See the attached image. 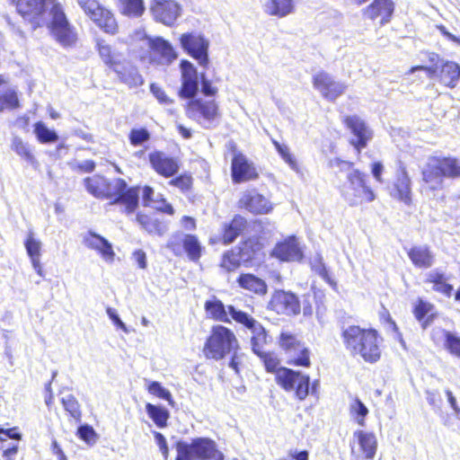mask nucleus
<instances>
[{
  "mask_svg": "<svg viewBox=\"0 0 460 460\" xmlns=\"http://www.w3.org/2000/svg\"><path fill=\"white\" fill-rule=\"evenodd\" d=\"M334 164L339 167L340 172L349 171L346 176L347 184L340 188L341 196L349 206L370 203L376 199V193L369 183L367 174L355 168L353 162L335 159Z\"/></svg>",
  "mask_w": 460,
  "mask_h": 460,
  "instance_id": "obj_6",
  "label": "nucleus"
},
{
  "mask_svg": "<svg viewBox=\"0 0 460 460\" xmlns=\"http://www.w3.org/2000/svg\"><path fill=\"white\" fill-rule=\"evenodd\" d=\"M244 267L252 266V262L263 256V243L260 237L252 235L242 239L234 246Z\"/></svg>",
  "mask_w": 460,
  "mask_h": 460,
  "instance_id": "obj_29",
  "label": "nucleus"
},
{
  "mask_svg": "<svg viewBox=\"0 0 460 460\" xmlns=\"http://www.w3.org/2000/svg\"><path fill=\"white\" fill-rule=\"evenodd\" d=\"M279 348L285 355L291 354L305 345L296 333L288 331H281L278 337Z\"/></svg>",
  "mask_w": 460,
  "mask_h": 460,
  "instance_id": "obj_39",
  "label": "nucleus"
},
{
  "mask_svg": "<svg viewBox=\"0 0 460 460\" xmlns=\"http://www.w3.org/2000/svg\"><path fill=\"white\" fill-rule=\"evenodd\" d=\"M22 434L19 431L18 427H13L9 429H4L0 428V443L3 444L7 440V438L14 439V440H21L22 439Z\"/></svg>",
  "mask_w": 460,
  "mask_h": 460,
  "instance_id": "obj_59",
  "label": "nucleus"
},
{
  "mask_svg": "<svg viewBox=\"0 0 460 460\" xmlns=\"http://www.w3.org/2000/svg\"><path fill=\"white\" fill-rule=\"evenodd\" d=\"M438 79L446 87L455 88L460 79V66L454 61L443 62L438 69Z\"/></svg>",
  "mask_w": 460,
  "mask_h": 460,
  "instance_id": "obj_34",
  "label": "nucleus"
},
{
  "mask_svg": "<svg viewBox=\"0 0 460 460\" xmlns=\"http://www.w3.org/2000/svg\"><path fill=\"white\" fill-rule=\"evenodd\" d=\"M272 144L281 158L294 170L299 169L298 163L295 156L290 152L289 147L287 145L280 144L279 141L272 139Z\"/></svg>",
  "mask_w": 460,
  "mask_h": 460,
  "instance_id": "obj_51",
  "label": "nucleus"
},
{
  "mask_svg": "<svg viewBox=\"0 0 460 460\" xmlns=\"http://www.w3.org/2000/svg\"><path fill=\"white\" fill-rule=\"evenodd\" d=\"M118 7L122 15L140 17L146 10L144 0H119Z\"/></svg>",
  "mask_w": 460,
  "mask_h": 460,
  "instance_id": "obj_41",
  "label": "nucleus"
},
{
  "mask_svg": "<svg viewBox=\"0 0 460 460\" xmlns=\"http://www.w3.org/2000/svg\"><path fill=\"white\" fill-rule=\"evenodd\" d=\"M146 390L150 394L168 402L171 405L173 404V399L171 392L164 388L161 383L157 381H151L148 383Z\"/></svg>",
  "mask_w": 460,
  "mask_h": 460,
  "instance_id": "obj_50",
  "label": "nucleus"
},
{
  "mask_svg": "<svg viewBox=\"0 0 460 460\" xmlns=\"http://www.w3.org/2000/svg\"><path fill=\"white\" fill-rule=\"evenodd\" d=\"M421 176L430 190H438L445 178L460 179V159L452 155L431 156L422 170Z\"/></svg>",
  "mask_w": 460,
  "mask_h": 460,
  "instance_id": "obj_9",
  "label": "nucleus"
},
{
  "mask_svg": "<svg viewBox=\"0 0 460 460\" xmlns=\"http://www.w3.org/2000/svg\"><path fill=\"white\" fill-rule=\"evenodd\" d=\"M349 414L360 427L366 426V418L369 412L367 407L362 401L356 397L349 404Z\"/></svg>",
  "mask_w": 460,
  "mask_h": 460,
  "instance_id": "obj_46",
  "label": "nucleus"
},
{
  "mask_svg": "<svg viewBox=\"0 0 460 460\" xmlns=\"http://www.w3.org/2000/svg\"><path fill=\"white\" fill-rule=\"evenodd\" d=\"M341 337L352 356H359L371 364L381 358L384 338L377 329L351 324L341 328Z\"/></svg>",
  "mask_w": 460,
  "mask_h": 460,
  "instance_id": "obj_5",
  "label": "nucleus"
},
{
  "mask_svg": "<svg viewBox=\"0 0 460 460\" xmlns=\"http://www.w3.org/2000/svg\"><path fill=\"white\" fill-rule=\"evenodd\" d=\"M157 202L160 203V206L156 207L155 211L138 212L136 216V220L148 234L164 236L169 230V224L157 214L160 213L172 217L176 211L172 204L163 194H160Z\"/></svg>",
  "mask_w": 460,
  "mask_h": 460,
  "instance_id": "obj_11",
  "label": "nucleus"
},
{
  "mask_svg": "<svg viewBox=\"0 0 460 460\" xmlns=\"http://www.w3.org/2000/svg\"><path fill=\"white\" fill-rule=\"evenodd\" d=\"M150 132L146 128H134L128 133V141L131 146H138L150 140Z\"/></svg>",
  "mask_w": 460,
  "mask_h": 460,
  "instance_id": "obj_53",
  "label": "nucleus"
},
{
  "mask_svg": "<svg viewBox=\"0 0 460 460\" xmlns=\"http://www.w3.org/2000/svg\"><path fill=\"white\" fill-rule=\"evenodd\" d=\"M287 356V364L295 367L309 368L312 366V352L308 347L302 346Z\"/></svg>",
  "mask_w": 460,
  "mask_h": 460,
  "instance_id": "obj_40",
  "label": "nucleus"
},
{
  "mask_svg": "<svg viewBox=\"0 0 460 460\" xmlns=\"http://www.w3.org/2000/svg\"><path fill=\"white\" fill-rule=\"evenodd\" d=\"M442 332L445 339L444 345L447 350L450 354L460 358V337L447 330H442Z\"/></svg>",
  "mask_w": 460,
  "mask_h": 460,
  "instance_id": "obj_52",
  "label": "nucleus"
},
{
  "mask_svg": "<svg viewBox=\"0 0 460 460\" xmlns=\"http://www.w3.org/2000/svg\"><path fill=\"white\" fill-rule=\"evenodd\" d=\"M228 150L232 153L231 179L234 183L253 181L260 173L255 164L240 150L234 143H230Z\"/></svg>",
  "mask_w": 460,
  "mask_h": 460,
  "instance_id": "obj_15",
  "label": "nucleus"
},
{
  "mask_svg": "<svg viewBox=\"0 0 460 460\" xmlns=\"http://www.w3.org/2000/svg\"><path fill=\"white\" fill-rule=\"evenodd\" d=\"M179 41L181 49L198 64L207 68L209 64L208 48L209 41L201 33L196 31L181 34Z\"/></svg>",
  "mask_w": 460,
  "mask_h": 460,
  "instance_id": "obj_16",
  "label": "nucleus"
},
{
  "mask_svg": "<svg viewBox=\"0 0 460 460\" xmlns=\"http://www.w3.org/2000/svg\"><path fill=\"white\" fill-rule=\"evenodd\" d=\"M406 253L415 268L429 269L435 263V254L429 245H413Z\"/></svg>",
  "mask_w": 460,
  "mask_h": 460,
  "instance_id": "obj_33",
  "label": "nucleus"
},
{
  "mask_svg": "<svg viewBox=\"0 0 460 460\" xmlns=\"http://www.w3.org/2000/svg\"><path fill=\"white\" fill-rule=\"evenodd\" d=\"M87 191L94 198L109 200L110 205H119L127 215L133 214L139 206L138 185L128 186L123 178L108 180L100 174L84 180Z\"/></svg>",
  "mask_w": 460,
  "mask_h": 460,
  "instance_id": "obj_3",
  "label": "nucleus"
},
{
  "mask_svg": "<svg viewBox=\"0 0 460 460\" xmlns=\"http://www.w3.org/2000/svg\"><path fill=\"white\" fill-rule=\"evenodd\" d=\"M325 295L320 289H313L312 295L303 296L301 312L305 319H311L315 310V314L320 323L324 321L327 307L325 305Z\"/></svg>",
  "mask_w": 460,
  "mask_h": 460,
  "instance_id": "obj_26",
  "label": "nucleus"
},
{
  "mask_svg": "<svg viewBox=\"0 0 460 460\" xmlns=\"http://www.w3.org/2000/svg\"><path fill=\"white\" fill-rule=\"evenodd\" d=\"M378 316L381 323H388L393 329V331H394L395 332H399L398 325L396 324L395 321L392 318L389 310L385 305H382V310L379 312Z\"/></svg>",
  "mask_w": 460,
  "mask_h": 460,
  "instance_id": "obj_62",
  "label": "nucleus"
},
{
  "mask_svg": "<svg viewBox=\"0 0 460 460\" xmlns=\"http://www.w3.org/2000/svg\"><path fill=\"white\" fill-rule=\"evenodd\" d=\"M150 10L155 19L172 26L181 13V7L174 0H152Z\"/></svg>",
  "mask_w": 460,
  "mask_h": 460,
  "instance_id": "obj_27",
  "label": "nucleus"
},
{
  "mask_svg": "<svg viewBox=\"0 0 460 460\" xmlns=\"http://www.w3.org/2000/svg\"><path fill=\"white\" fill-rule=\"evenodd\" d=\"M204 310L208 319L226 323L231 322L227 314L229 313L228 308L216 296L204 303Z\"/></svg>",
  "mask_w": 460,
  "mask_h": 460,
  "instance_id": "obj_35",
  "label": "nucleus"
},
{
  "mask_svg": "<svg viewBox=\"0 0 460 460\" xmlns=\"http://www.w3.org/2000/svg\"><path fill=\"white\" fill-rule=\"evenodd\" d=\"M12 150L22 159L31 164H37V160L29 146L20 137H14L11 143Z\"/></svg>",
  "mask_w": 460,
  "mask_h": 460,
  "instance_id": "obj_45",
  "label": "nucleus"
},
{
  "mask_svg": "<svg viewBox=\"0 0 460 460\" xmlns=\"http://www.w3.org/2000/svg\"><path fill=\"white\" fill-rule=\"evenodd\" d=\"M278 460H309V452L305 449L297 450L291 448L288 451L286 457H281Z\"/></svg>",
  "mask_w": 460,
  "mask_h": 460,
  "instance_id": "obj_61",
  "label": "nucleus"
},
{
  "mask_svg": "<svg viewBox=\"0 0 460 460\" xmlns=\"http://www.w3.org/2000/svg\"><path fill=\"white\" fill-rule=\"evenodd\" d=\"M24 246L27 253L31 258H40L41 243L39 240L34 238L33 232L30 231L24 241Z\"/></svg>",
  "mask_w": 460,
  "mask_h": 460,
  "instance_id": "obj_55",
  "label": "nucleus"
},
{
  "mask_svg": "<svg viewBox=\"0 0 460 460\" xmlns=\"http://www.w3.org/2000/svg\"><path fill=\"white\" fill-rule=\"evenodd\" d=\"M237 286L258 296H264L268 294L267 282L259 276L251 272H242L236 278Z\"/></svg>",
  "mask_w": 460,
  "mask_h": 460,
  "instance_id": "obj_31",
  "label": "nucleus"
},
{
  "mask_svg": "<svg viewBox=\"0 0 460 460\" xmlns=\"http://www.w3.org/2000/svg\"><path fill=\"white\" fill-rule=\"evenodd\" d=\"M181 86L178 95L181 99L189 100L185 106V114L198 123H213L220 118L218 102L214 99L197 98L199 92V74L194 65L182 59L180 62Z\"/></svg>",
  "mask_w": 460,
  "mask_h": 460,
  "instance_id": "obj_2",
  "label": "nucleus"
},
{
  "mask_svg": "<svg viewBox=\"0 0 460 460\" xmlns=\"http://www.w3.org/2000/svg\"><path fill=\"white\" fill-rule=\"evenodd\" d=\"M146 411L148 417L154 421L156 427L164 429L168 424L170 418V412L164 407L157 406L147 402L146 404Z\"/></svg>",
  "mask_w": 460,
  "mask_h": 460,
  "instance_id": "obj_43",
  "label": "nucleus"
},
{
  "mask_svg": "<svg viewBox=\"0 0 460 460\" xmlns=\"http://www.w3.org/2000/svg\"><path fill=\"white\" fill-rule=\"evenodd\" d=\"M148 161L152 169L164 178H171L180 170L178 159L160 150L149 153Z\"/></svg>",
  "mask_w": 460,
  "mask_h": 460,
  "instance_id": "obj_25",
  "label": "nucleus"
},
{
  "mask_svg": "<svg viewBox=\"0 0 460 460\" xmlns=\"http://www.w3.org/2000/svg\"><path fill=\"white\" fill-rule=\"evenodd\" d=\"M175 447V460H225L215 441L208 438H196L190 443L178 441Z\"/></svg>",
  "mask_w": 460,
  "mask_h": 460,
  "instance_id": "obj_10",
  "label": "nucleus"
},
{
  "mask_svg": "<svg viewBox=\"0 0 460 460\" xmlns=\"http://www.w3.org/2000/svg\"><path fill=\"white\" fill-rule=\"evenodd\" d=\"M61 403L70 418L76 422L81 420V409L77 399L73 394H67L61 398Z\"/></svg>",
  "mask_w": 460,
  "mask_h": 460,
  "instance_id": "obj_49",
  "label": "nucleus"
},
{
  "mask_svg": "<svg viewBox=\"0 0 460 460\" xmlns=\"http://www.w3.org/2000/svg\"><path fill=\"white\" fill-rule=\"evenodd\" d=\"M239 349V341L234 331L222 324H216L211 327L206 338L202 353L207 359L218 361L227 355L236 354Z\"/></svg>",
  "mask_w": 460,
  "mask_h": 460,
  "instance_id": "obj_8",
  "label": "nucleus"
},
{
  "mask_svg": "<svg viewBox=\"0 0 460 460\" xmlns=\"http://www.w3.org/2000/svg\"><path fill=\"white\" fill-rule=\"evenodd\" d=\"M20 108V101L15 90L0 92V113L4 110L13 111Z\"/></svg>",
  "mask_w": 460,
  "mask_h": 460,
  "instance_id": "obj_48",
  "label": "nucleus"
},
{
  "mask_svg": "<svg viewBox=\"0 0 460 460\" xmlns=\"http://www.w3.org/2000/svg\"><path fill=\"white\" fill-rule=\"evenodd\" d=\"M411 312L422 329H427L438 317L435 305L420 297L416 299Z\"/></svg>",
  "mask_w": 460,
  "mask_h": 460,
  "instance_id": "obj_32",
  "label": "nucleus"
},
{
  "mask_svg": "<svg viewBox=\"0 0 460 460\" xmlns=\"http://www.w3.org/2000/svg\"><path fill=\"white\" fill-rule=\"evenodd\" d=\"M199 79H200L201 93L205 96L215 97L217 94V87L213 85L212 82L208 79L204 74H201Z\"/></svg>",
  "mask_w": 460,
  "mask_h": 460,
  "instance_id": "obj_57",
  "label": "nucleus"
},
{
  "mask_svg": "<svg viewBox=\"0 0 460 460\" xmlns=\"http://www.w3.org/2000/svg\"><path fill=\"white\" fill-rule=\"evenodd\" d=\"M342 123L354 136V138L349 140V145L359 155L373 138L372 129L358 116H345Z\"/></svg>",
  "mask_w": 460,
  "mask_h": 460,
  "instance_id": "obj_19",
  "label": "nucleus"
},
{
  "mask_svg": "<svg viewBox=\"0 0 460 460\" xmlns=\"http://www.w3.org/2000/svg\"><path fill=\"white\" fill-rule=\"evenodd\" d=\"M95 49L103 64L118 76L119 82L129 88L143 85L144 78L137 66L128 61L122 53L116 51L106 40L97 39Z\"/></svg>",
  "mask_w": 460,
  "mask_h": 460,
  "instance_id": "obj_7",
  "label": "nucleus"
},
{
  "mask_svg": "<svg viewBox=\"0 0 460 460\" xmlns=\"http://www.w3.org/2000/svg\"><path fill=\"white\" fill-rule=\"evenodd\" d=\"M416 71H424L428 77L432 79L434 77H438V69L437 66H422V65H418V66H411L408 71H407V74L410 75V74H413L414 72Z\"/></svg>",
  "mask_w": 460,
  "mask_h": 460,
  "instance_id": "obj_60",
  "label": "nucleus"
},
{
  "mask_svg": "<svg viewBox=\"0 0 460 460\" xmlns=\"http://www.w3.org/2000/svg\"><path fill=\"white\" fill-rule=\"evenodd\" d=\"M22 21L35 31L46 26L63 48L75 46L78 35L58 0H8Z\"/></svg>",
  "mask_w": 460,
  "mask_h": 460,
  "instance_id": "obj_1",
  "label": "nucleus"
},
{
  "mask_svg": "<svg viewBox=\"0 0 460 460\" xmlns=\"http://www.w3.org/2000/svg\"><path fill=\"white\" fill-rule=\"evenodd\" d=\"M131 39L132 40L142 41L152 52L158 55L166 63H171L177 58V55L169 41L161 37L152 38L144 32L135 31L131 36Z\"/></svg>",
  "mask_w": 460,
  "mask_h": 460,
  "instance_id": "obj_24",
  "label": "nucleus"
},
{
  "mask_svg": "<svg viewBox=\"0 0 460 460\" xmlns=\"http://www.w3.org/2000/svg\"><path fill=\"white\" fill-rule=\"evenodd\" d=\"M248 227L249 222L245 217L240 214L234 215L229 221L222 224L219 242L223 245H229L243 235Z\"/></svg>",
  "mask_w": 460,
  "mask_h": 460,
  "instance_id": "obj_28",
  "label": "nucleus"
},
{
  "mask_svg": "<svg viewBox=\"0 0 460 460\" xmlns=\"http://www.w3.org/2000/svg\"><path fill=\"white\" fill-rule=\"evenodd\" d=\"M243 263L236 252V249L234 247H231L230 249L223 252L220 257V261L218 263V267L221 271L230 274L236 272Z\"/></svg>",
  "mask_w": 460,
  "mask_h": 460,
  "instance_id": "obj_37",
  "label": "nucleus"
},
{
  "mask_svg": "<svg viewBox=\"0 0 460 460\" xmlns=\"http://www.w3.org/2000/svg\"><path fill=\"white\" fill-rule=\"evenodd\" d=\"M84 244L90 250L95 251L105 261L112 262L115 258L111 243L103 236L88 231L84 238Z\"/></svg>",
  "mask_w": 460,
  "mask_h": 460,
  "instance_id": "obj_30",
  "label": "nucleus"
},
{
  "mask_svg": "<svg viewBox=\"0 0 460 460\" xmlns=\"http://www.w3.org/2000/svg\"><path fill=\"white\" fill-rule=\"evenodd\" d=\"M312 84L322 97L329 102H335L347 89V85L335 81L332 76L325 71H319L312 78Z\"/></svg>",
  "mask_w": 460,
  "mask_h": 460,
  "instance_id": "obj_20",
  "label": "nucleus"
},
{
  "mask_svg": "<svg viewBox=\"0 0 460 460\" xmlns=\"http://www.w3.org/2000/svg\"><path fill=\"white\" fill-rule=\"evenodd\" d=\"M150 91L161 104H172L173 100L168 97L165 91L156 84H151Z\"/></svg>",
  "mask_w": 460,
  "mask_h": 460,
  "instance_id": "obj_58",
  "label": "nucleus"
},
{
  "mask_svg": "<svg viewBox=\"0 0 460 460\" xmlns=\"http://www.w3.org/2000/svg\"><path fill=\"white\" fill-rule=\"evenodd\" d=\"M261 360L265 371L275 376L276 384L285 392H293L298 401H305L310 394V376L288 367L281 366L276 352L261 349L253 352Z\"/></svg>",
  "mask_w": 460,
  "mask_h": 460,
  "instance_id": "obj_4",
  "label": "nucleus"
},
{
  "mask_svg": "<svg viewBox=\"0 0 460 460\" xmlns=\"http://www.w3.org/2000/svg\"><path fill=\"white\" fill-rule=\"evenodd\" d=\"M153 434H154L156 445L158 446L164 458L166 460L169 456V447L167 445L166 438H164V436L162 433H160L158 431H155Z\"/></svg>",
  "mask_w": 460,
  "mask_h": 460,
  "instance_id": "obj_64",
  "label": "nucleus"
},
{
  "mask_svg": "<svg viewBox=\"0 0 460 460\" xmlns=\"http://www.w3.org/2000/svg\"><path fill=\"white\" fill-rule=\"evenodd\" d=\"M267 13L270 15L285 17L295 10L293 0H268Z\"/></svg>",
  "mask_w": 460,
  "mask_h": 460,
  "instance_id": "obj_42",
  "label": "nucleus"
},
{
  "mask_svg": "<svg viewBox=\"0 0 460 460\" xmlns=\"http://www.w3.org/2000/svg\"><path fill=\"white\" fill-rule=\"evenodd\" d=\"M270 256L280 262H300L304 259V252L296 236L290 235L274 245Z\"/></svg>",
  "mask_w": 460,
  "mask_h": 460,
  "instance_id": "obj_22",
  "label": "nucleus"
},
{
  "mask_svg": "<svg viewBox=\"0 0 460 460\" xmlns=\"http://www.w3.org/2000/svg\"><path fill=\"white\" fill-rule=\"evenodd\" d=\"M266 308L276 315L296 317L301 313V301L293 291L278 288L272 291Z\"/></svg>",
  "mask_w": 460,
  "mask_h": 460,
  "instance_id": "obj_13",
  "label": "nucleus"
},
{
  "mask_svg": "<svg viewBox=\"0 0 460 460\" xmlns=\"http://www.w3.org/2000/svg\"><path fill=\"white\" fill-rule=\"evenodd\" d=\"M77 436L79 438L89 444L94 443L97 438L96 432L94 431L93 428L89 425L80 426L77 429Z\"/></svg>",
  "mask_w": 460,
  "mask_h": 460,
  "instance_id": "obj_56",
  "label": "nucleus"
},
{
  "mask_svg": "<svg viewBox=\"0 0 460 460\" xmlns=\"http://www.w3.org/2000/svg\"><path fill=\"white\" fill-rule=\"evenodd\" d=\"M425 283L430 284L433 291L447 297L451 296L454 290L453 285L447 282V277L439 270L429 272L425 279Z\"/></svg>",
  "mask_w": 460,
  "mask_h": 460,
  "instance_id": "obj_36",
  "label": "nucleus"
},
{
  "mask_svg": "<svg viewBox=\"0 0 460 460\" xmlns=\"http://www.w3.org/2000/svg\"><path fill=\"white\" fill-rule=\"evenodd\" d=\"M312 270L318 274L322 279H323L330 286H332L334 289L337 288L336 281L331 277L325 264L323 261L322 258H317L314 263L311 265Z\"/></svg>",
  "mask_w": 460,
  "mask_h": 460,
  "instance_id": "obj_54",
  "label": "nucleus"
},
{
  "mask_svg": "<svg viewBox=\"0 0 460 460\" xmlns=\"http://www.w3.org/2000/svg\"><path fill=\"white\" fill-rule=\"evenodd\" d=\"M166 247L176 256L184 252L188 259L193 262L199 261L204 251L198 235L193 234L181 235L180 233H175L172 239L167 242Z\"/></svg>",
  "mask_w": 460,
  "mask_h": 460,
  "instance_id": "obj_17",
  "label": "nucleus"
},
{
  "mask_svg": "<svg viewBox=\"0 0 460 460\" xmlns=\"http://www.w3.org/2000/svg\"><path fill=\"white\" fill-rule=\"evenodd\" d=\"M227 308L232 319L251 332L252 351L255 352L263 349L269 342V335L265 327L246 312L238 310L232 305H227Z\"/></svg>",
  "mask_w": 460,
  "mask_h": 460,
  "instance_id": "obj_14",
  "label": "nucleus"
},
{
  "mask_svg": "<svg viewBox=\"0 0 460 460\" xmlns=\"http://www.w3.org/2000/svg\"><path fill=\"white\" fill-rule=\"evenodd\" d=\"M239 208L252 215H266L273 210L272 202L255 189L245 191L238 199Z\"/></svg>",
  "mask_w": 460,
  "mask_h": 460,
  "instance_id": "obj_21",
  "label": "nucleus"
},
{
  "mask_svg": "<svg viewBox=\"0 0 460 460\" xmlns=\"http://www.w3.org/2000/svg\"><path fill=\"white\" fill-rule=\"evenodd\" d=\"M354 437L358 439L364 457L367 459L374 458L377 447V442L375 435L363 430H357L354 432Z\"/></svg>",
  "mask_w": 460,
  "mask_h": 460,
  "instance_id": "obj_38",
  "label": "nucleus"
},
{
  "mask_svg": "<svg viewBox=\"0 0 460 460\" xmlns=\"http://www.w3.org/2000/svg\"><path fill=\"white\" fill-rule=\"evenodd\" d=\"M168 184L186 195L193 191L194 179L190 172H185L172 176Z\"/></svg>",
  "mask_w": 460,
  "mask_h": 460,
  "instance_id": "obj_44",
  "label": "nucleus"
},
{
  "mask_svg": "<svg viewBox=\"0 0 460 460\" xmlns=\"http://www.w3.org/2000/svg\"><path fill=\"white\" fill-rule=\"evenodd\" d=\"M351 4L360 6L369 0H349ZM394 13L393 0H373L362 11L363 15L370 21H378L380 26L388 23Z\"/></svg>",
  "mask_w": 460,
  "mask_h": 460,
  "instance_id": "obj_18",
  "label": "nucleus"
},
{
  "mask_svg": "<svg viewBox=\"0 0 460 460\" xmlns=\"http://www.w3.org/2000/svg\"><path fill=\"white\" fill-rule=\"evenodd\" d=\"M3 460H14L19 451V444L13 443L10 446H1Z\"/></svg>",
  "mask_w": 460,
  "mask_h": 460,
  "instance_id": "obj_63",
  "label": "nucleus"
},
{
  "mask_svg": "<svg viewBox=\"0 0 460 460\" xmlns=\"http://www.w3.org/2000/svg\"><path fill=\"white\" fill-rule=\"evenodd\" d=\"M33 128V132L40 143L49 144L58 140V134L54 130L49 129L42 121H37Z\"/></svg>",
  "mask_w": 460,
  "mask_h": 460,
  "instance_id": "obj_47",
  "label": "nucleus"
},
{
  "mask_svg": "<svg viewBox=\"0 0 460 460\" xmlns=\"http://www.w3.org/2000/svg\"><path fill=\"white\" fill-rule=\"evenodd\" d=\"M84 14L104 33L114 36L119 31L113 12L98 0H77Z\"/></svg>",
  "mask_w": 460,
  "mask_h": 460,
  "instance_id": "obj_12",
  "label": "nucleus"
},
{
  "mask_svg": "<svg viewBox=\"0 0 460 460\" xmlns=\"http://www.w3.org/2000/svg\"><path fill=\"white\" fill-rule=\"evenodd\" d=\"M390 196L406 205L411 204V180L406 166L400 162L395 178L389 190Z\"/></svg>",
  "mask_w": 460,
  "mask_h": 460,
  "instance_id": "obj_23",
  "label": "nucleus"
}]
</instances>
